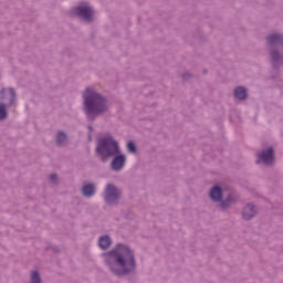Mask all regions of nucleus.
<instances>
[{"label": "nucleus", "mask_w": 283, "mask_h": 283, "mask_svg": "<svg viewBox=\"0 0 283 283\" xmlns=\"http://www.w3.org/2000/svg\"><path fill=\"white\" fill-rule=\"evenodd\" d=\"M50 180L51 182H56V175L55 174L51 175Z\"/></svg>", "instance_id": "aec40b11"}, {"label": "nucleus", "mask_w": 283, "mask_h": 283, "mask_svg": "<svg viewBox=\"0 0 283 283\" xmlns=\"http://www.w3.org/2000/svg\"><path fill=\"white\" fill-rule=\"evenodd\" d=\"M127 149L128 151H130L132 154H134L136 151V146L134 145V143L129 142L127 144Z\"/></svg>", "instance_id": "f3484780"}, {"label": "nucleus", "mask_w": 283, "mask_h": 283, "mask_svg": "<svg viewBox=\"0 0 283 283\" xmlns=\"http://www.w3.org/2000/svg\"><path fill=\"white\" fill-rule=\"evenodd\" d=\"M229 205H230V201H223V202L221 203V208H222V209H227V208L229 207Z\"/></svg>", "instance_id": "6ab92c4d"}, {"label": "nucleus", "mask_w": 283, "mask_h": 283, "mask_svg": "<svg viewBox=\"0 0 283 283\" xmlns=\"http://www.w3.org/2000/svg\"><path fill=\"white\" fill-rule=\"evenodd\" d=\"M112 244V239L109 237L104 235L99 239V247L101 249H108V247Z\"/></svg>", "instance_id": "ddd939ff"}, {"label": "nucleus", "mask_w": 283, "mask_h": 283, "mask_svg": "<svg viewBox=\"0 0 283 283\" xmlns=\"http://www.w3.org/2000/svg\"><path fill=\"white\" fill-rule=\"evenodd\" d=\"M105 261L115 275H127L136 269L134 252L127 245L118 244L116 249L105 254Z\"/></svg>", "instance_id": "f257e3e1"}, {"label": "nucleus", "mask_w": 283, "mask_h": 283, "mask_svg": "<svg viewBox=\"0 0 283 283\" xmlns=\"http://www.w3.org/2000/svg\"><path fill=\"white\" fill-rule=\"evenodd\" d=\"M96 153L102 160H105L112 158V156H118L120 149L118 148V143L112 136H106L99 140Z\"/></svg>", "instance_id": "7ed1b4c3"}, {"label": "nucleus", "mask_w": 283, "mask_h": 283, "mask_svg": "<svg viewBox=\"0 0 283 283\" xmlns=\"http://www.w3.org/2000/svg\"><path fill=\"white\" fill-rule=\"evenodd\" d=\"M31 283H41V276H39V272H32Z\"/></svg>", "instance_id": "dca6fc26"}, {"label": "nucleus", "mask_w": 283, "mask_h": 283, "mask_svg": "<svg viewBox=\"0 0 283 283\" xmlns=\"http://www.w3.org/2000/svg\"><path fill=\"white\" fill-rule=\"evenodd\" d=\"M56 143L57 145H65L67 143V135L65 133H57L56 135Z\"/></svg>", "instance_id": "4468645a"}, {"label": "nucleus", "mask_w": 283, "mask_h": 283, "mask_svg": "<svg viewBox=\"0 0 283 283\" xmlns=\"http://www.w3.org/2000/svg\"><path fill=\"white\" fill-rule=\"evenodd\" d=\"M75 12L77 17H82L85 21H92L94 17V10L87 3L80 4L75 8Z\"/></svg>", "instance_id": "39448f33"}, {"label": "nucleus", "mask_w": 283, "mask_h": 283, "mask_svg": "<svg viewBox=\"0 0 283 283\" xmlns=\"http://www.w3.org/2000/svg\"><path fill=\"white\" fill-rule=\"evenodd\" d=\"M210 198L214 202H220V200H222V189L218 186L213 187L210 190Z\"/></svg>", "instance_id": "1a4fd4ad"}, {"label": "nucleus", "mask_w": 283, "mask_h": 283, "mask_svg": "<svg viewBox=\"0 0 283 283\" xmlns=\"http://www.w3.org/2000/svg\"><path fill=\"white\" fill-rule=\"evenodd\" d=\"M273 160H275V155L273 154V148L270 147L258 155L256 163H263V165H273Z\"/></svg>", "instance_id": "423d86ee"}, {"label": "nucleus", "mask_w": 283, "mask_h": 283, "mask_svg": "<svg viewBox=\"0 0 283 283\" xmlns=\"http://www.w3.org/2000/svg\"><path fill=\"white\" fill-rule=\"evenodd\" d=\"M125 155H117L112 161V169H114V171H120V169L125 167Z\"/></svg>", "instance_id": "0eeeda50"}, {"label": "nucleus", "mask_w": 283, "mask_h": 283, "mask_svg": "<svg viewBox=\"0 0 283 283\" xmlns=\"http://www.w3.org/2000/svg\"><path fill=\"white\" fill-rule=\"evenodd\" d=\"M85 114L90 120H94V116L103 114L107 109V101L98 95L94 90L86 88L83 94Z\"/></svg>", "instance_id": "f03ea898"}, {"label": "nucleus", "mask_w": 283, "mask_h": 283, "mask_svg": "<svg viewBox=\"0 0 283 283\" xmlns=\"http://www.w3.org/2000/svg\"><path fill=\"white\" fill-rule=\"evenodd\" d=\"M118 198H120V190L114 185H107L105 189V200L107 205H116Z\"/></svg>", "instance_id": "20e7f679"}, {"label": "nucleus", "mask_w": 283, "mask_h": 283, "mask_svg": "<svg viewBox=\"0 0 283 283\" xmlns=\"http://www.w3.org/2000/svg\"><path fill=\"white\" fill-rule=\"evenodd\" d=\"M255 213H258V210L255 209V207L253 205H248L243 209L242 217L244 220H251V218H253Z\"/></svg>", "instance_id": "6e6552de"}, {"label": "nucleus", "mask_w": 283, "mask_h": 283, "mask_svg": "<svg viewBox=\"0 0 283 283\" xmlns=\"http://www.w3.org/2000/svg\"><path fill=\"white\" fill-rule=\"evenodd\" d=\"M17 94L14 93V90L8 88V90H2L0 92V99L1 98H9L10 103H14V97Z\"/></svg>", "instance_id": "9d476101"}, {"label": "nucleus", "mask_w": 283, "mask_h": 283, "mask_svg": "<svg viewBox=\"0 0 283 283\" xmlns=\"http://www.w3.org/2000/svg\"><path fill=\"white\" fill-rule=\"evenodd\" d=\"M234 96L239 98V101H244V98H247V90L242 86L237 87L234 90Z\"/></svg>", "instance_id": "f8f14e48"}, {"label": "nucleus", "mask_w": 283, "mask_h": 283, "mask_svg": "<svg viewBox=\"0 0 283 283\" xmlns=\"http://www.w3.org/2000/svg\"><path fill=\"white\" fill-rule=\"evenodd\" d=\"M271 56L274 61H277L280 59V53L279 52H272Z\"/></svg>", "instance_id": "a211bd4d"}, {"label": "nucleus", "mask_w": 283, "mask_h": 283, "mask_svg": "<svg viewBox=\"0 0 283 283\" xmlns=\"http://www.w3.org/2000/svg\"><path fill=\"white\" fill-rule=\"evenodd\" d=\"M8 111L6 109L4 104H0V120H3V118H7Z\"/></svg>", "instance_id": "2eb2a0df"}, {"label": "nucleus", "mask_w": 283, "mask_h": 283, "mask_svg": "<svg viewBox=\"0 0 283 283\" xmlns=\"http://www.w3.org/2000/svg\"><path fill=\"white\" fill-rule=\"evenodd\" d=\"M95 191H96V187L94 186V184H86L82 188V193L87 198H90L93 193H95Z\"/></svg>", "instance_id": "9b49d317"}]
</instances>
